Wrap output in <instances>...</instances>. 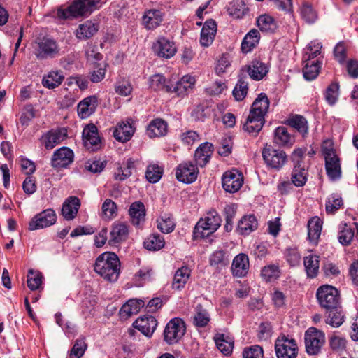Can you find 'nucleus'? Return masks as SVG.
Wrapping results in <instances>:
<instances>
[{
    "mask_svg": "<svg viewBox=\"0 0 358 358\" xmlns=\"http://www.w3.org/2000/svg\"><path fill=\"white\" fill-rule=\"evenodd\" d=\"M268 111V98L261 93L253 101L243 129L251 134H258L265 124V116Z\"/></svg>",
    "mask_w": 358,
    "mask_h": 358,
    "instance_id": "obj_1",
    "label": "nucleus"
},
{
    "mask_svg": "<svg viewBox=\"0 0 358 358\" xmlns=\"http://www.w3.org/2000/svg\"><path fill=\"white\" fill-rule=\"evenodd\" d=\"M105 3L104 0H74L66 8L57 10L59 19L68 20L90 15L93 11L99 9Z\"/></svg>",
    "mask_w": 358,
    "mask_h": 358,
    "instance_id": "obj_2",
    "label": "nucleus"
},
{
    "mask_svg": "<svg viewBox=\"0 0 358 358\" xmlns=\"http://www.w3.org/2000/svg\"><path fill=\"white\" fill-rule=\"evenodd\" d=\"M94 269L105 280L115 282L120 275V261L115 253L106 252L98 256L94 265Z\"/></svg>",
    "mask_w": 358,
    "mask_h": 358,
    "instance_id": "obj_3",
    "label": "nucleus"
},
{
    "mask_svg": "<svg viewBox=\"0 0 358 358\" xmlns=\"http://www.w3.org/2000/svg\"><path fill=\"white\" fill-rule=\"evenodd\" d=\"M222 219L217 211H209L204 218H201L194 229V236L204 238L214 233L220 227Z\"/></svg>",
    "mask_w": 358,
    "mask_h": 358,
    "instance_id": "obj_4",
    "label": "nucleus"
},
{
    "mask_svg": "<svg viewBox=\"0 0 358 358\" xmlns=\"http://www.w3.org/2000/svg\"><path fill=\"white\" fill-rule=\"evenodd\" d=\"M322 151L325 159V169L328 177L331 180L339 179L341 176V162L332 145H323Z\"/></svg>",
    "mask_w": 358,
    "mask_h": 358,
    "instance_id": "obj_5",
    "label": "nucleus"
},
{
    "mask_svg": "<svg viewBox=\"0 0 358 358\" xmlns=\"http://www.w3.org/2000/svg\"><path fill=\"white\" fill-rule=\"evenodd\" d=\"M325 334L315 327L308 328L304 334L306 352L309 355H318L325 343Z\"/></svg>",
    "mask_w": 358,
    "mask_h": 358,
    "instance_id": "obj_6",
    "label": "nucleus"
},
{
    "mask_svg": "<svg viewBox=\"0 0 358 358\" xmlns=\"http://www.w3.org/2000/svg\"><path fill=\"white\" fill-rule=\"evenodd\" d=\"M34 54L37 59H52L59 55L60 48L57 43L49 38H43L33 45Z\"/></svg>",
    "mask_w": 358,
    "mask_h": 358,
    "instance_id": "obj_7",
    "label": "nucleus"
},
{
    "mask_svg": "<svg viewBox=\"0 0 358 358\" xmlns=\"http://www.w3.org/2000/svg\"><path fill=\"white\" fill-rule=\"evenodd\" d=\"M316 296L321 307L326 310L336 308L339 306V292L331 285L320 286L317 290Z\"/></svg>",
    "mask_w": 358,
    "mask_h": 358,
    "instance_id": "obj_8",
    "label": "nucleus"
},
{
    "mask_svg": "<svg viewBox=\"0 0 358 358\" xmlns=\"http://www.w3.org/2000/svg\"><path fill=\"white\" fill-rule=\"evenodd\" d=\"M275 352L277 358H296L298 345L296 340L285 335L279 336L275 342Z\"/></svg>",
    "mask_w": 358,
    "mask_h": 358,
    "instance_id": "obj_9",
    "label": "nucleus"
},
{
    "mask_svg": "<svg viewBox=\"0 0 358 358\" xmlns=\"http://www.w3.org/2000/svg\"><path fill=\"white\" fill-rule=\"evenodd\" d=\"M185 332L184 322L179 318L171 320L164 331V339L169 345L178 343Z\"/></svg>",
    "mask_w": 358,
    "mask_h": 358,
    "instance_id": "obj_10",
    "label": "nucleus"
},
{
    "mask_svg": "<svg viewBox=\"0 0 358 358\" xmlns=\"http://www.w3.org/2000/svg\"><path fill=\"white\" fill-rule=\"evenodd\" d=\"M197 165L191 162H185L178 165L176 169V177L178 181L186 184L194 182L198 176Z\"/></svg>",
    "mask_w": 358,
    "mask_h": 358,
    "instance_id": "obj_11",
    "label": "nucleus"
},
{
    "mask_svg": "<svg viewBox=\"0 0 358 358\" xmlns=\"http://www.w3.org/2000/svg\"><path fill=\"white\" fill-rule=\"evenodd\" d=\"M243 183V176L236 169L226 171L222 177L224 189L229 193H235L240 189Z\"/></svg>",
    "mask_w": 358,
    "mask_h": 358,
    "instance_id": "obj_12",
    "label": "nucleus"
},
{
    "mask_svg": "<svg viewBox=\"0 0 358 358\" xmlns=\"http://www.w3.org/2000/svg\"><path fill=\"white\" fill-rule=\"evenodd\" d=\"M57 216L52 209H47L35 215L29 224L30 231L45 228L56 222Z\"/></svg>",
    "mask_w": 358,
    "mask_h": 358,
    "instance_id": "obj_13",
    "label": "nucleus"
},
{
    "mask_svg": "<svg viewBox=\"0 0 358 358\" xmlns=\"http://www.w3.org/2000/svg\"><path fill=\"white\" fill-rule=\"evenodd\" d=\"M153 50L159 57L169 59L176 53V46L173 41L164 36L159 37L154 43Z\"/></svg>",
    "mask_w": 358,
    "mask_h": 358,
    "instance_id": "obj_14",
    "label": "nucleus"
},
{
    "mask_svg": "<svg viewBox=\"0 0 358 358\" xmlns=\"http://www.w3.org/2000/svg\"><path fill=\"white\" fill-rule=\"evenodd\" d=\"M74 158L73 152L67 147H62L55 150L52 157V166L54 168H66L71 164Z\"/></svg>",
    "mask_w": 358,
    "mask_h": 358,
    "instance_id": "obj_15",
    "label": "nucleus"
},
{
    "mask_svg": "<svg viewBox=\"0 0 358 358\" xmlns=\"http://www.w3.org/2000/svg\"><path fill=\"white\" fill-rule=\"evenodd\" d=\"M196 83L194 76L187 74L183 76L174 86H171V93H175L180 97H185L192 92Z\"/></svg>",
    "mask_w": 358,
    "mask_h": 358,
    "instance_id": "obj_16",
    "label": "nucleus"
},
{
    "mask_svg": "<svg viewBox=\"0 0 358 358\" xmlns=\"http://www.w3.org/2000/svg\"><path fill=\"white\" fill-rule=\"evenodd\" d=\"M67 138V131L64 128L52 129L45 134L42 138V143L48 150H51L61 143Z\"/></svg>",
    "mask_w": 358,
    "mask_h": 358,
    "instance_id": "obj_17",
    "label": "nucleus"
},
{
    "mask_svg": "<svg viewBox=\"0 0 358 358\" xmlns=\"http://www.w3.org/2000/svg\"><path fill=\"white\" fill-rule=\"evenodd\" d=\"M164 14L159 9H149L144 12L142 17L143 26L148 30L157 29L164 20Z\"/></svg>",
    "mask_w": 358,
    "mask_h": 358,
    "instance_id": "obj_18",
    "label": "nucleus"
},
{
    "mask_svg": "<svg viewBox=\"0 0 358 358\" xmlns=\"http://www.w3.org/2000/svg\"><path fill=\"white\" fill-rule=\"evenodd\" d=\"M135 132V128L132 124L131 120L122 121L117 124L114 130L113 136L115 138L122 143L129 141Z\"/></svg>",
    "mask_w": 358,
    "mask_h": 358,
    "instance_id": "obj_19",
    "label": "nucleus"
},
{
    "mask_svg": "<svg viewBox=\"0 0 358 358\" xmlns=\"http://www.w3.org/2000/svg\"><path fill=\"white\" fill-rule=\"evenodd\" d=\"M249 267L250 263L248 255L240 253L234 258L231 269L234 276L243 278L248 273Z\"/></svg>",
    "mask_w": 358,
    "mask_h": 358,
    "instance_id": "obj_20",
    "label": "nucleus"
},
{
    "mask_svg": "<svg viewBox=\"0 0 358 358\" xmlns=\"http://www.w3.org/2000/svg\"><path fill=\"white\" fill-rule=\"evenodd\" d=\"M133 325L145 336L150 337L157 328V321L153 316L145 315L138 318Z\"/></svg>",
    "mask_w": 358,
    "mask_h": 358,
    "instance_id": "obj_21",
    "label": "nucleus"
},
{
    "mask_svg": "<svg viewBox=\"0 0 358 358\" xmlns=\"http://www.w3.org/2000/svg\"><path fill=\"white\" fill-rule=\"evenodd\" d=\"M273 143L280 147L291 148L295 143V136L283 126L277 127L273 133Z\"/></svg>",
    "mask_w": 358,
    "mask_h": 358,
    "instance_id": "obj_22",
    "label": "nucleus"
},
{
    "mask_svg": "<svg viewBox=\"0 0 358 358\" xmlns=\"http://www.w3.org/2000/svg\"><path fill=\"white\" fill-rule=\"evenodd\" d=\"M83 141L85 147L92 150H94V147H97L101 143L98 129L95 125L88 124L84 128Z\"/></svg>",
    "mask_w": 358,
    "mask_h": 358,
    "instance_id": "obj_23",
    "label": "nucleus"
},
{
    "mask_svg": "<svg viewBox=\"0 0 358 358\" xmlns=\"http://www.w3.org/2000/svg\"><path fill=\"white\" fill-rule=\"evenodd\" d=\"M129 234L127 225L123 222H115L110 232L108 243L111 245H115L124 241Z\"/></svg>",
    "mask_w": 358,
    "mask_h": 358,
    "instance_id": "obj_24",
    "label": "nucleus"
},
{
    "mask_svg": "<svg viewBox=\"0 0 358 358\" xmlns=\"http://www.w3.org/2000/svg\"><path fill=\"white\" fill-rule=\"evenodd\" d=\"M213 152V144L208 142L203 143L199 145L194 153V161L197 166H205L210 161Z\"/></svg>",
    "mask_w": 358,
    "mask_h": 358,
    "instance_id": "obj_25",
    "label": "nucleus"
},
{
    "mask_svg": "<svg viewBox=\"0 0 358 358\" xmlns=\"http://www.w3.org/2000/svg\"><path fill=\"white\" fill-rule=\"evenodd\" d=\"M267 72V66L259 61H253L251 64L241 69V75L248 73L252 79L256 80L262 79Z\"/></svg>",
    "mask_w": 358,
    "mask_h": 358,
    "instance_id": "obj_26",
    "label": "nucleus"
},
{
    "mask_svg": "<svg viewBox=\"0 0 358 358\" xmlns=\"http://www.w3.org/2000/svg\"><path fill=\"white\" fill-rule=\"evenodd\" d=\"M217 31L216 22L213 20L206 21L201 29L200 43L203 47L210 45L215 38Z\"/></svg>",
    "mask_w": 358,
    "mask_h": 358,
    "instance_id": "obj_27",
    "label": "nucleus"
},
{
    "mask_svg": "<svg viewBox=\"0 0 358 358\" xmlns=\"http://www.w3.org/2000/svg\"><path fill=\"white\" fill-rule=\"evenodd\" d=\"M96 106L97 98L95 96L85 98L78 104V115L83 119L87 118L94 113Z\"/></svg>",
    "mask_w": 358,
    "mask_h": 358,
    "instance_id": "obj_28",
    "label": "nucleus"
},
{
    "mask_svg": "<svg viewBox=\"0 0 358 358\" xmlns=\"http://www.w3.org/2000/svg\"><path fill=\"white\" fill-rule=\"evenodd\" d=\"M285 123L296 130L303 138L308 134L309 126L307 120L302 115H294L287 119Z\"/></svg>",
    "mask_w": 358,
    "mask_h": 358,
    "instance_id": "obj_29",
    "label": "nucleus"
},
{
    "mask_svg": "<svg viewBox=\"0 0 358 358\" xmlns=\"http://www.w3.org/2000/svg\"><path fill=\"white\" fill-rule=\"evenodd\" d=\"M144 306L145 301L141 299H130L120 308V316L122 319L126 320L132 315L137 314Z\"/></svg>",
    "mask_w": 358,
    "mask_h": 358,
    "instance_id": "obj_30",
    "label": "nucleus"
},
{
    "mask_svg": "<svg viewBox=\"0 0 358 358\" xmlns=\"http://www.w3.org/2000/svg\"><path fill=\"white\" fill-rule=\"evenodd\" d=\"M80 206V200L76 196H71L63 203L62 214L66 220H71L78 214Z\"/></svg>",
    "mask_w": 358,
    "mask_h": 358,
    "instance_id": "obj_31",
    "label": "nucleus"
},
{
    "mask_svg": "<svg viewBox=\"0 0 358 358\" xmlns=\"http://www.w3.org/2000/svg\"><path fill=\"white\" fill-rule=\"evenodd\" d=\"M323 222L317 216L313 217L308 222V237L310 242L317 244L321 235Z\"/></svg>",
    "mask_w": 358,
    "mask_h": 358,
    "instance_id": "obj_32",
    "label": "nucleus"
},
{
    "mask_svg": "<svg viewBox=\"0 0 358 358\" xmlns=\"http://www.w3.org/2000/svg\"><path fill=\"white\" fill-rule=\"evenodd\" d=\"M149 87L155 92L171 93L169 80L160 73L154 74L149 78Z\"/></svg>",
    "mask_w": 358,
    "mask_h": 358,
    "instance_id": "obj_33",
    "label": "nucleus"
},
{
    "mask_svg": "<svg viewBox=\"0 0 358 358\" xmlns=\"http://www.w3.org/2000/svg\"><path fill=\"white\" fill-rule=\"evenodd\" d=\"M167 133V124L162 119H155L147 127L146 134L150 138L164 136Z\"/></svg>",
    "mask_w": 358,
    "mask_h": 358,
    "instance_id": "obj_34",
    "label": "nucleus"
},
{
    "mask_svg": "<svg viewBox=\"0 0 358 358\" xmlns=\"http://www.w3.org/2000/svg\"><path fill=\"white\" fill-rule=\"evenodd\" d=\"M99 29V24L90 20L79 25L76 36L78 39L86 40L94 36Z\"/></svg>",
    "mask_w": 358,
    "mask_h": 358,
    "instance_id": "obj_35",
    "label": "nucleus"
},
{
    "mask_svg": "<svg viewBox=\"0 0 358 358\" xmlns=\"http://www.w3.org/2000/svg\"><path fill=\"white\" fill-rule=\"evenodd\" d=\"M129 212L133 224L138 226L144 222L145 209L142 202L136 201L133 203L130 206Z\"/></svg>",
    "mask_w": 358,
    "mask_h": 358,
    "instance_id": "obj_36",
    "label": "nucleus"
},
{
    "mask_svg": "<svg viewBox=\"0 0 358 358\" xmlns=\"http://www.w3.org/2000/svg\"><path fill=\"white\" fill-rule=\"evenodd\" d=\"M259 33L257 29L250 30L243 38L241 43V50L243 53L251 52L259 41Z\"/></svg>",
    "mask_w": 358,
    "mask_h": 358,
    "instance_id": "obj_37",
    "label": "nucleus"
},
{
    "mask_svg": "<svg viewBox=\"0 0 358 358\" xmlns=\"http://www.w3.org/2000/svg\"><path fill=\"white\" fill-rule=\"evenodd\" d=\"M214 341L217 349L224 355L231 353L234 348V341L229 336L223 334H217L214 337Z\"/></svg>",
    "mask_w": 358,
    "mask_h": 358,
    "instance_id": "obj_38",
    "label": "nucleus"
},
{
    "mask_svg": "<svg viewBox=\"0 0 358 358\" xmlns=\"http://www.w3.org/2000/svg\"><path fill=\"white\" fill-rule=\"evenodd\" d=\"M287 155L281 150H274L270 152V169L279 171L287 162Z\"/></svg>",
    "mask_w": 358,
    "mask_h": 358,
    "instance_id": "obj_39",
    "label": "nucleus"
},
{
    "mask_svg": "<svg viewBox=\"0 0 358 358\" xmlns=\"http://www.w3.org/2000/svg\"><path fill=\"white\" fill-rule=\"evenodd\" d=\"M191 274V270L187 266L178 268L174 275L172 286L173 289H180L185 287Z\"/></svg>",
    "mask_w": 358,
    "mask_h": 358,
    "instance_id": "obj_40",
    "label": "nucleus"
},
{
    "mask_svg": "<svg viewBox=\"0 0 358 358\" xmlns=\"http://www.w3.org/2000/svg\"><path fill=\"white\" fill-rule=\"evenodd\" d=\"M303 264L308 278H313L317 276L319 271V257L310 255L304 257Z\"/></svg>",
    "mask_w": 358,
    "mask_h": 358,
    "instance_id": "obj_41",
    "label": "nucleus"
},
{
    "mask_svg": "<svg viewBox=\"0 0 358 358\" xmlns=\"http://www.w3.org/2000/svg\"><path fill=\"white\" fill-rule=\"evenodd\" d=\"M257 228V221L254 215L244 216L239 221L238 230L243 235H248Z\"/></svg>",
    "mask_w": 358,
    "mask_h": 358,
    "instance_id": "obj_42",
    "label": "nucleus"
},
{
    "mask_svg": "<svg viewBox=\"0 0 358 358\" xmlns=\"http://www.w3.org/2000/svg\"><path fill=\"white\" fill-rule=\"evenodd\" d=\"M117 214V206L110 199H106L101 206L99 215L104 220H110L116 217Z\"/></svg>",
    "mask_w": 358,
    "mask_h": 358,
    "instance_id": "obj_43",
    "label": "nucleus"
},
{
    "mask_svg": "<svg viewBox=\"0 0 358 358\" xmlns=\"http://www.w3.org/2000/svg\"><path fill=\"white\" fill-rule=\"evenodd\" d=\"M64 76L60 71H50L45 76L42 80V84L44 87L53 89L58 87L63 81Z\"/></svg>",
    "mask_w": 358,
    "mask_h": 358,
    "instance_id": "obj_44",
    "label": "nucleus"
},
{
    "mask_svg": "<svg viewBox=\"0 0 358 358\" xmlns=\"http://www.w3.org/2000/svg\"><path fill=\"white\" fill-rule=\"evenodd\" d=\"M210 265L217 268H222L229 265V255L222 250L215 251L209 259Z\"/></svg>",
    "mask_w": 358,
    "mask_h": 358,
    "instance_id": "obj_45",
    "label": "nucleus"
},
{
    "mask_svg": "<svg viewBox=\"0 0 358 358\" xmlns=\"http://www.w3.org/2000/svg\"><path fill=\"white\" fill-rule=\"evenodd\" d=\"M305 66L303 69V77L306 80H313L315 79L321 69V62L318 59L313 62H304Z\"/></svg>",
    "mask_w": 358,
    "mask_h": 358,
    "instance_id": "obj_46",
    "label": "nucleus"
},
{
    "mask_svg": "<svg viewBox=\"0 0 358 358\" xmlns=\"http://www.w3.org/2000/svg\"><path fill=\"white\" fill-rule=\"evenodd\" d=\"M164 244L163 236L156 234H150L143 242L144 248L151 251L159 250Z\"/></svg>",
    "mask_w": 358,
    "mask_h": 358,
    "instance_id": "obj_47",
    "label": "nucleus"
},
{
    "mask_svg": "<svg viewBox=\"0 0 358 358\" xmlns=\"http://www.w3.org/2000/svg\"><path fill=\"white\" fill-rule=\"evenodd\" d=\"M196 313L194 316V324L197 327H204L208 325L210 320V315L207 310L201 305L196 307Z\"/></svg>",
    "mask_w": 358,
    "mask_h": 358,
    "instance_id": "obj_48",
    "label": "nucleus"
},
{
    "mask_svg": "<svg viewBox=\"0 0 358 358\" xmlns=\"http://www.w3.org/2000/svg\"><path fill=\"white\" fill-rule=\"evenodd\" d=\"M343 205V201L341 196L333 194L330 195L326 201L325 210L327 214L334 215Z\"/></svg>",
    "mask_w": 358,
    "mask_h": 358,
    "instance_id": "obj_49",
    "label": "nucleus"
},
{
    "mask_svg": "<svg viewBox=\"0 0 358 358\" xmlns=\"http://www.w3.org/2000/svg\"><path fill=\"white\" fill-rule=\"evenodd\" d=\"M328 318L327 320V323L329 324L332 327H339L341 326L344 320V315L341 310V307L338 306L336 308L327 309Z\"/></svg>",
    "mask_w": 358,
    "mask_h": 358,
    "instance_id": "obj_50",
    "label": "nucleus"
},
{
    "mask_svg": "<svg viewBox=\"0 0 358 358\" xmlns=\"http://www.w3.org/2000/svg\"><path fill=\"white\" fill-rule=\"evenodd\" d=\"M301 17L309 24L314 23L317 19V13L308 2H303L300 8Z\"/></svg>",
    "mask_w": 358,
    "mask_h": 358,
    "instance_id": "obj_51",
    "label": "nucleus"
},
{
    "mask_svg": "<svg viewBox=\"0 0 358 358\" xmlns=\"http://www.w3.org/2000/svg\"><path fill=\"white\" fill-rule=\"evenodd\" d=\"M354 236V229L346 223H344L341 227V230L338 235V239L339 243L343 245H348L353 239Z\"/></svg>",
    "mask_w": 358,
    "mask_h": 358,
    "instance_id": "obj_52",
    "label": "nucleus"
},
{
    "mask_svg": "<svg viewBox=\"0 0 358 358\" xmlns=\"http://www.w3.org/2000/svg\"><path fill=\"white\" fill-rule=\"evenodd\" d=\"M157 228L162 233L169 234L174 230L175 222L172 217L169 215H162L157 220Z\"/></svg>",
    "mask_w": 358,
    "mask_h": 358,
    "instance_id": "obj_53",
    "label": "nucleus"
},
{
    "mask_svg": "<svg viewBox=\"0 0 358 358\" xmlns=\"http://www.w3.org/2000/svg\"><path fill=\"white\" fill-rule=\"evenodd\" d=\"M322 45L320 43L311 42L306 48L303 55V62H313L321 52Z\"/></svg>",
    "mask_w": 358,
    "mask_h": 358,
    "instance_id": "obj_54",
    "label": "nucleus"
},
{
    "mask_svg": "<svg viewBox=\"0 0 358 358\" xmlns=\"http://www.w3.org/2000/svg\"><path fill=\"white\" fill-rule=\"evenodd\" d=\"M248 83L245 80L243 75L241 74L240 78L233 90V95L236 100H243L248 93Z\"/></svg>",
    "mask_w": 358,
    "mask_h": 358,
    "instance_id": "obj_55",
    "label": "nucleus"
},
{
    "mask_svg": "<svg viewBox=\"0 0 358 358\" xmlns=\"http://www.w3.org/2000/svg\"><path fill=\"white\" fill-rule=\"evenodd\" d=\"M248 8L243 1H236L231 3L228 8L229 14L234 18H241L245 15Z\"/></svg>",
    "mask_w": 358,
    "mask_h": 358,
    "instance_id": "obj_56",
    "label": "nucleus"
},
{
    "mask_svg": "<svg viewBox=\"0 0 358 358\" xmlns=\"http://www.w3.org/2000/svg\"><path fill=\"white\" fill-rule=\"evenodd\" d=\"M292 181L296 187H302L305 185L306 182V172L304 166L294 167Z\"/></svg>",
    "mask_w": 358,
    "mask_h": 358,
    "instance_id": "obj_57",
    "label": "nucleus"
},
{
    "mask_svg": "<svg viewBox=\"0 0 358 358\" xmlns=\"http://www.w3.org/2000/svg\"><path fill=\"white\" fill-rule=\"evenodd\" d=\"M162 176V169L157 164H150L148 166L145 177L147 180L152 183H155L159 180Z\"/></svg>",
    "mask_w": 358,
    "mask_h": 358,
    "instance_id": "obj_58",
    "label": "nucleus"
},
{
    "mask_svg": "<svg viewBox=\"0 0 358 358\" xmlns=\"http://www.w3.org/2000/svg\"><path fill=\"white\" fill-rule=\"evenodd\" d=\"M43 276L40 273H34L31 270L27 274V283L31 290H36L42 284Z\"/></svg>",
    "mask_w": 358,
    "mask_h": 358,
    "instance_id": "obj_59",
    "label": "nucleus"
},
{
    "mask_svg": "<svg viewBox=\"0 0 358 358\" xmlns=\"http://www.w3.org/2000/svg\"><path fill=\"white\" fill-rule=\"evenodd\" d=\"M339 86L337 83H331L327 88L324 97L327 102L332 106L337 101Z\"/></svg>",
    "mask_w": 358,
    "mask_h": 358,
    "instance_id": "obj_60",
    "label": "nucleus"
},
{
    "mask_svg": "<svg viewBox=\"0 0 358 358\" xmlns=\"http://www.w3.org/2000/svg\"><path fill=\"white\" fill-rule=\"evenodd\" d=\"M285 256L291 266H296L300 264L301 255L296 248H287Z\"/></svg>",
    "mask_w": 358,
    "mask_h": 358,
    "instance_id": "obj_61",
    "label": "nucleus"
},
{
    "mask_svg": "<svg viewBox=\"0 0 358 358\" xmlns=\"http://www.w3.org/2000/svg\"><path fill=\"white\" fill-rule=\"evenodd\" d=\"M87 350V344L84 338H78L69 353V356L80 358Z\"/></svg>",
    "mask_w": 358,
    "mask_h": 358,
    "instance_id": "obj_62",
    "label": "nucleus"
},
{
    "mask_svg": "<svg viewBox=\"0 0 358 358\" xmlns=\"http://www.w3.org/2000/svg\"><path fill=\"white\" fill-rule=\"evenodd\" d=\"M180 139L185 145H192L200 140L199 134L193 130H187L180 134Z\"/></svg>",
    "mask_w": 358,
    "mask_h": 358,
    "instance_id": "obj_63",
    "label": "nucleus"
},
{
    "mask_svg": "<svg viewBox=\"0 0 358 358\" xmlns=\"http://www.w3.org/2000/svg\"><path fill=\"white\" fill-rule=\"evenodd\" d=\"M243 355L244 358H263V350L259 345L252 346L245 349Z\"/></svg>",
    "mask_w": 358,
    "mask_h": 358,
    "instance_id": "obj_64",
    "label": "nucleus"
}]
</instances>
